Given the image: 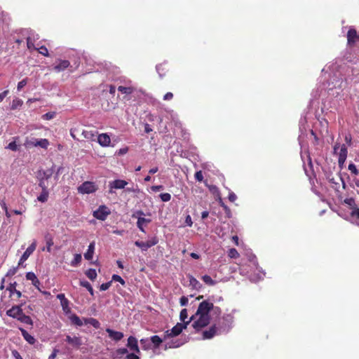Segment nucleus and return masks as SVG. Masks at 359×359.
Here are the masks:
<instances>
[{
  "label": "nucleus",
  "instance_id": "obj_9",
  "mask_svg": "<svg viewBox=\"0 0 359 359\" xmlns=\"http://www.w3.org/2000/svg\"><path fill=\"white\" fill-rule=\"evenodd\" d=\"M23 313L20 306H13L6 311V315L13 318L18 319Z\"/></svg>",
  "mask_w": 359,
  "mask_h": 359
},
{
  "label": "nucleus",
  "instance_id": "obj_51",
  "mask_svg": "<svg viewBox=\"0 0 359 359\" xmlns=\"http://www.w3.org/2000/svg\"><path fill=\"white\" fill-rule=\"evenodd\" d=\"M351 216L359 219V208L353 207L352 208V211L351 212Z\"/></svg>",
  "mask_w": 359,
  "mask_h": 359
},
{
  "label": "nucleus",
  "instance_id": "obj_8",
  "mask_svg": "<svg viewBox=\"0 0 359 359\" xmlns=\"http://www.w3.org/2000/svg\"><path fill=\"white\" fill-rule=\"evenodd\" d=\"M36 247V241H34L27 248V250L24 252L22 255L21 256L19 262V265L22 262L26 261L28 257L34 252Z\"/></svg>",
  "mask_w": 359,
  "mask_h": 359
},
{
  "label": "nucleus",
  "instance_id": "obj_17",
  "mask_svg": "<svg viewBox=\"0 0 359 359\" xmlns=\"http://www.w3.org/2000/svg\"><path fill=\"white\" fill-rule=\"evenodd\" d=\"M26 278L29 280H31L32 283V285L37 288L39 290H40L39 285H40V281L37 278L36 276L33 272H28L26 273Z\"/></svg>",
  "mask_w": 359,
  "mask_h": 359
},
{
  "label": "nucleus",
  "instance_id": "obj_22",
  "mask_svg": "<svg viewBox=\"0 0 359 359\" xmlns=\"http://www.w3.org/2000/svg\"><path fill=\"white\" fill-rule=\"evenodd\" d=\"M156 70L161 77L164 76L168 71L167 63H161L158 65L156 66Z\"/></svg>",
  "mask_w": 359,
  "mask_h": 359
},
{
  "label": "nucleus",
  "instance_id": "obj_11",
  "mask_svg": "<svg viewBox=\"0 0 359 359\" xmlns=\"http://www.w3.org/2000/svg\"><path fill=\"white\" fill-rule=\"evenodd\" d=\"M127 346L130 348V351H133L137 354L140 353V350L137 344V339L135 337L130 336L128 337Z\"/></svg>",
  "mask_w": 359,
  "mask_h": 359
},
{
  "label": "nucleus",
  "instance_id": "obj_47",
  "mask_svg": "<svg viewBox=\"0 0 359 359\" xmlns=\"http://www.w3.org/2000/svg\"><path fill=\"white\" fill-rule=\"evenodd\" d=\"M27 83V78L22 79L18 83V90H21Z\"/></svg>",
  "mask_w": 359,
  "mask_h": 359
},
{
  "label": "nucleus",
  "instance_id": "obj_18",
  "mask_svg": "<svg viewBox=\"0 0 359 359\" xmlns=\"http://www.w3.org/2000/svg\"><path fill=\"white\" fill-rule=\"evenodd\" d=\"M20 330L21 332V334H22L23 338L25 339V340L27 342H28L29 344H32V345L35 344V342H36L35 338L33 336H32L31 334H29L27 330H25L23 328H20Z\"/></svg>",
  "mask_w": 359,
  "mask_h": 359
},
{
  "label": "nucleus",
  "instance_id": "obj_56",
  "mask_svg": "<svg viewBox=\"0 0 359 359\" xmlns=\"http://www.w3.org/2000/svg\"><path fill=\"white\" fill-rule=\"evenodd\" d=\"M128 147H125L123 148L120 149L118 151H116V154H118L119 156L124 155L126 153H128Z\"/></svg>",
  "mask_w": 359,
  "mask_h": 359
},
{
  "label": "nucleus",
  "instance_id": "obj_61",
  "mask_svg": "<svg viewBox=\"0 0 359 359\" xmlns=\"http://www.w3.org/2000/svg\"><path fill=\"white\" fill-rule=\"evenodd\" d=\"M126 359H140V358L136 353H131L126 355Z\"/></svg>",
  "mask_w": 359,
  "mask_h": 359
},
{
  "label": "nucleus",
  "instance_id": "obj_39",
  "mask_svg": "<svg viewBox=\"0 0 359 359\" xmlns=\"http://www.w3.org/2000/svg\"><path fill=\"white\" fill-rule=\"evenodd\" d=\"M36 50H37L40 54L44 56L48 57L49 55L48 50L45 46H41L39 48H36Z\"/></svg>",
  "mask_w": 359,
  "mask_h": 359
},
{
  "label": "nucleus",
  "instance_id": "obj_52",
  "mask_svg": "<svg viewBox=\"0 0 359 359\" xmlns=\"http://www.w3.org/2000/svg\"><path fill=\"white\" fill-rule=\"evenodd\" d=\"M111 285V281H109L107 283H102L100 286V290L101 291H105V290H108Z\"/></svg>",
  "mask_w": 359,
  "mask_h": 359
},
{
  "label": "nucleus",
  "instance_id": "obj_3",
  "mask_svg": "<svg viewBox=\"0 0 359 359\" xmlns=\"http://www.w3.org/2000/svg\"><path fill=\"white\" fill-rule=\"evenodd\" d=\"M97 187L94 182H85L78 187V191L81 194H92L97 191Z\"/></svg>",
  "mask_w": 359,
  "mask_h": 359
},
{
  "label": "nucleus",
  "instance_id": "obj_27",
  "mask_svg": "<svg viewBox=\"0 0 359 359\" xmlns=\"http://www.w3.org/2000/svg\"><path fill=\"white\" fill-rule=\"evenodd\" d=\"M189 285L194 289H199L202 287L199 281L192 276H189Z\"/></svg>",
  "mask_w": 359,
  "mask_h": 359
},
{
  "label": "nucleus",
  "instance_id": "obj_4",
  "mask_svg": "<svg viewBox=\"0 0 359 359\" xmlns=\"http://www.w3.org/2000/svg\"><path fill=\"white\" fill-rule=\"evenodd\" d=\"M158 243V238L156 236H154L147 242L137 241L135 242V245L141 248L142 251H147L149 248L156 245Z\"/></svg>",
  "mask_w": 359,
  "mask_h": 359
},
{
  "label": "nucleus",
  "instance_id": "obj_21",
  "mask_svg": "<svg viewBox=\"0 0 359 359\" xmlns=\"http://www.w3.org/2000/svg\"><path fill=\"white\" fill-rule=\"evenodd\" d=\"M95 242H92L88 245V248L87 252L84 253V257L87 260H91L93 257L94 251H95Z\"/></svg>",
  "mask_w": 359,
  "mask_h": 359
},
{
  "label": "nucleus",
  "instance_id": "obj_42",
  "mask_svg": "<svg viewBox=\"0 0 359 359\" xmlns=\"http://www.w3.org/2000/svg\"><path fill=\"white\" fill-rule=\"evenodd\" d=\"M161 199L163 202H168L171 199V195L168 193H163L159 195Z\"/></svg>",
  "mask_w": 359,
  "mask_h": 359
},
{
  "label": "nucleus",
  "instance_id": "obj_62",
  "mask_svg": "<svg viewBox=\"0 0 359 359\" xmlns=\"http://www.w3.org/2000/svg\"><path fill=\"white\" fill-rule=\"evenodd\" d=\"M163 189V187L162 185H154V186H152L151 187V189L154 191V192H157V191H159L160 190Z\"/></svg>",
  "mask_w": 359,
  "mask_h": 359
},
{
  "label": "nucleus",
  "instance_id": "obj_2",
  "mask_svg": "<svg viewBox=\"0 0 359 359\" xmlns=\"http://www.w3.org/2000/svg\"><path fill=\"white\" fill-rule=\"evenodd\" d=\"M184 329H186V325L182 323H177L171 330H166L164 332L163 339L166 340L168 338L178 336Z\"/></svg>",
  "mask_w": 359,
  "mask_h": 359
},
{
  "label": "nucleus",
  "instance_id": "obj_58",
  "mask_svg": "<svg viewBox=\"0 0 359 359\" xmlns=\"http://www.w3.org/2000/svg\"><path fill=\"white\" fill-rule=\"evenodd\" d=\"M228 198H229V201L234 202L236 200L237 196L233 192H230L229 194Z\"/></svg>",
  "mask_w": 359,
  "mask_h": 359
},
{
  "label": "nucleus",
  "instance_id": "obj_63",
  "mask_svg": "<svg viewBox=\"0 0 359 359\" xmlns=\"http://www.w3.org/2000/svg\"><path fill=\"white\" fill-rule=\"evenodd\" d=\"M12 355H13V357L15 358V359H23L20 354L19 353V352L16 350H13L12 351Z\"/></svg>",
  "mask_w": 359,
  "mask_h": 359
},
{
  "label": "nucleus",
  "instance_id": "obj_7",
  "mask_svg": "<svg viewBox=\"0 0 359 359\" xmlns=\"http://www.w3.org/2000/svg\"><path fill=\"white\" fill-rule=\"evenodd\" d=\"M128 184V182L123 180H115L109 182V193H113V189H124Z\"/></svg>",
  "mask_w": 359,
  "mask_h": 359
},
{
  "label": "nucleus",
  "instance_id": "obj_64",
  "mask_svg": "<svg viewBox=\"0 0 359 359\" xmlns=\"http://www.w3.org/2000/svg\"><path fill=\"white\" fill-rule=\"evenodd\" d=\"M59 351L57 349H54L52 353L49 355L48 359H55Z\"/></svg>",
  "mask_w": 359,
  "mask_h": 359
},
{
  "label": "nucleus",
  "instance_id": "obj_34",
  "mask_svg": "<svg viewBox=\"0 0 359 359\" xmlns=\"http://www.w3.org/2000/svg\"><path fill=\"white\" fill-rule=\"evenodd\" d=\"M22 104H23V102L22 100H20L19 98L13 99L12 101L11 109L12 110H15L17 108L21 107L22 105Z\"/></svg>",
  "mask_w": 359,
  "mask_h": 359
},
{
  "label": "nucleus",
  "instance_id": "obj_48",
  "mask_svg": "<svg viewBox=\"0 0 359 359\" xmlns=\"http://www.w3.org/2000/svg\"><path fill=\"white\" fill-rule=\"evenodd\" d=\"M6 148H8L13 151H16L18 149V147L15 141L10 142Z\"/></svg>",
  "mask_w": 359,
  "mask_h": 359
},
{
  "label": "nucleus",
  "instance_id": "obj_6",
  "mask_svg": "<svg viewBox=\"0 0 359 359\" xmlns=\"http://www.w3.org/2000/svg\"><path fill=\"white\" fill-rule=\"evenodd\" d=\"M25 145L27 147H40L43 149H47L49 145V141L47 139L27 140Z\"/></svg>",
  "mask_w": 359,
  "mask_h": 359
},
{
  "label": "nucleus",
  "instance_id": "obj_25",
  "mask_svg": "<svg viewBox=\"0 0 359 359\" xmlns=\"http://www.w3.org/2000/svg\"><path fill=\"white\" fill-rule=\"evenodd\" d=\"M18 320L26 325H33V321L32 318L29 316L25 315L24 313L20 316Z\"/></svg>",
  "mask_w": 359,
  "mask_h": 359
},
{
  "label": "nucleus",
  "instance_id": "obj_14",
  "mask_svg": "<svg viewBox=\"0 0 359 359\" xmlns=\"http://www.w3.org/2000/svg\"><path fill=\"white\" fill-rule=\"evenodd\" d=\"M97 142L102 147H108L111 143V139L107 133H102L97 136Z\"/></svg>",
  "mask_w": 359,
  "mask_h": 359
},
{
  "label": "nucleus",
  "instance_id": "obj_5",
  "mask_svg": "<svg viewBox=\"0 0 359 359\" xmlns=\"http://www.w3.org/2000/svg\"><path fill=\"white\" fill-rule=\"evenodd\" d=\"M111 213L109 208L105 205H100L97 210L93 212V217L96 219L104 221L107 219V216Z\"/></svg>",
  "mask_w": 359,
  "mask_h": 359
},
{
  "label": "nucleus",
  "instance_id": "obj_60",
  "mask_svg": "<svg viewBox=\"0 0 359 359\" xmlns=\"http://www.w3.org/2000/svg\"><path fill=\"white\" fill-rule=\"evenodd\" d=\"M185 224L189 226H192L193 222H192L191 217L189 215H188L185 218Z\"/></svg>",
  "mask_w": 359,
  "mask_h": 359
},
{
  "label": "nucleus",
  "instance_id": "obj_23",
  "mask_svg": "<svg viewBox=\"0 0 359 359\" xmlns=\"http://www.w3.org/2000/svg\"><path fill=\"white\" fill-rule=\"evenodd\" d=\"M44 238H45V241H46V250L48 252H51V247L54 244L53 238L52 236L49 233H47L45 234Z\"/></svg>",
  "mask_w": 359,
  "mask_h": 359
},
{
  "label": "nucleus",
  "instance_id": "obj_44",
  "mask_svg": "<svg viewBox=\"0 0 359 359\" xmlns=\"http://www.w3.org/2000/svg\"><path fill=\"white\" fill-rule=\"evenodd\" d=\"M53 175V170H47L43 172V177L41 179H43V180H48Z\"/></svg>",
  "mask_w": 359,
  "mask_h": 359
},
{
  "label": "nucleus",
  "instance_id": "obj_32",
  "mask_svg": "<svg viewBox=\"0 0 359 359\" xmlns=\"http://www.w3.org/2000/svg\"><path fill=\"white\" fill-rule=\"evenodd\" d=\"M49 196V191H41L38 196L37 200L41 203H45L48 201Z\"/></svg>",
  "mask_w": 359,
  "mask_h": 359
},
{
  "label": "nucleus",
  "instance_id": "obj_46",
  "mask_svg": "<svg viewBox=\"0 0 359 359\" xmlns=\"http://www.w3.org/2000/svg\"><path fill=\"white\" fill-rule=\"evenodd\" d=\"M55 116V112H47L42 116V118L44 120H50Z\"/></svg>",
  "mask_w": 359,
  "mask_h": 359
},
{
  "label": "nucleus",
  "instance_id": "obj_28",
  "mask_svg": "<svg viewBox=\"0 0 359 359\" xmlns=\"http://www.w3.org/2000/svg\"><path fill=\"white\" fill-rule=\"evenodd\" d=\"M118 90L120 91L121 93L129 95L134 92L135 88L133 87H125L120 86L118 87Z\"/></svg>",
  "mask_w": 359,
  "mask_h": 359
},
{
  "label": "nucleus",
  "instance_id": "obj_26",
  "mask_svg": "<svg viewBox=\"0 0 359 359\" xmlns=\"http://www.w3.org/2000/svg\"><path fill=\"white\" fill-rule=\"evenodd\" d=\"M151 341L154 344V348H157L160 346L161 344L163 342V339H161L158 335H154L150 338Z\"/></svg>",
  "mask_w": 359,
  "mask_h": 359
},
{
  "label": "nucleus",
  "instance_id": "obj_37",
  "mask_svg": "<svg viewBox=\"0 0 359 359\" xmlns=\"http://www.w3.org/2000/svg\"><path fill=\"white\" fill-rule=\"evenodd\" d=\"M348 169L350 170L353 175L358 176L359 175V171L354 163H351L348 165Z\"/></svg>",
  "mask_w": 359,
  "mask_h": 359
},
{
  "label": "nucleus",
  "instance_id": "obj_45",
  "mask_svg": "<svg viewBox=\"0 0 359 359\" xmlns=\"http://www.w3.org/2000/svg\"><path fill=\"white\" fill-rule=\"evenodd\" d=\"M112 280L119 282L122 285H125V280L118 275L114 274L112 276Z\"/></svg>",
  "mask_w": 359,
  "mask_h": 359
},
{
  "label": "nucleus",
  "instance_id": "obj_33",
  "mask_svg": "<svg viewBox=\"0 0 359 359\" xmlns=\"http://www.w3.org/2000/svg\"><path fill=\"white\" fill-rule=\"evenodd\" d=\"M86 276L91 280H94L97 278V273L95 269H89L86 271Z\"/></svg>",
  "mask_w": 359,
  "mask_h": 359
},
{
  "label": "nucleus",
  "instance_id": "obj_41",
  "mask_svg": "<svg viewBox=\"0 0 359 359\" xmlns=\"http://www.w3.org/2000/svg\"><path fill=\"white\" fill-rule=\"evenodd\" d=\"M83 135L84 137L86 139H89L91 140H95V135L92 131H83Z\"/></svg>",
  "mask_w": 359,
  "mask_h": 359
},
{
  "label": "nucleus",
  "instance_id": "obj_53",
  "mask_svg": "<svg viewBox=\"0 0 359 359\" xmlns=\"http://www.w3.org/2000/svg\"><path fill=\"white\" fill-rule=\"evenodd\" d=\"M116 353H117V355H123L125 354H127V355L129 354L128 349L126 348H121L117 349Z\"/></svg>",
  "mask_w": 359,
  "mask_h": 359
},
{
  "label": "nucleus",
  "instance_id": "obj_20",
  "mask_svg": "<svg viewBox=\"0 0 359 359\" xmlns=\"http://www.w3.org/2000/svg\"><path fill=\"white\" fill-rule=\"evenodd\" d=\"M150 222H151L150 219H146L144 217H140L137 219V226L142 232L145 233L144 226H146L147 224H149Z\"/></svg>",
  "mask_w": 359,
  "mask_h": 359
},
{
  "label": "nucleus",
  "instance_id": "obj_13",
  "mask_svg": "<svg viewBox=\"0 0 359 359\" xmlns=\"http://www.w3.org/2000/svg\"><path fill=\"white\" fill-rule=\"evenodd\" d=\"M357 41H359V36L355 29H350L347 33V41L348 45L354 44Z\"/></svg>",
  "mask_w": 359,
  "mask_h": 359
},
{
  "label": "nucleus",
  "instance_id": "obj_16",
  "mask_svg": "<svg viewBox=\"0 0 359 359\" xmlns=\"http://www.w3.org/2000/svg\"><path fill=\"white\" fill-rule=\"evenodd\" d=\"M70 66V62L67 60H58V64L54 67V69L57 72H62L65 70Z\"/></svg>",
  "mask_w": 359,
  "mask_h": 359
},
{
  "label": "nucleus",
  "instance_id": "obj_1",
  "mask_svg": "<svg viewBox=\"0 0 359 359\" xmlns=\"http://www.w3.org/2000/svg\"><path fill=\"white\" fill-rule=\"evenodd\" d=\"M213 309V304L207 300L203 301L199 304L198 309L194 315L195 316H198V318L192 323V327L196 332L201 330L210 323V316L209 313Z\"/></svg>",
  "mask_w": 359,
  "mask_h": 359
},
{
  "label": "nucleus",
  "instance_id": "obj_54",
  "mask_svg": "<svg viewBox=\"0 0 359 359\" xmlns=\"http://www.w3.org/2000/svg\"><path fill=\"white\" fill-rule=\"evenodd\" d=\"M27 48L29 50L32 48H34V49L36 48L34 47V43L32 42L30 37L27 38Z\"/></svg>",
  "mask_w": 359,
  "mask_h": 359
},
{
  "label": "nucleus",
  "instance_id": "obj_29",
  "mask_svg": "<svg viewBox=\"0 0 359 359\" xmlns=\"http://www.w3.org/2000/svg\"><path fill=\"white\" fill-rule=\"evenodd\" d=\"M70 320L72 323L77 326H82L83 321L76 314H73L70 317Z\"/></svg>",
  "mask_w": 359,
  "mask_h": 359
},
{
  "label": "nucleus",
  "instance_id": "obj_15",
  "mask_svg": "<svg viewBox=\"0 0 359 359\" xmlns=\"http://www.w3.org/2000/svg\"><path fill=\"white\" fill-rule=\"evenodd\" d=\"M65 341L76 348H79L82 344L81 339L76 336L71 337L67 335L66 337Z\"/></svg>",
  "mask_w": 359,
  "mask_h": 359
},
{
  "label": "nucleus",
  "instance_id": "obj_19",
  "mask_svg": "<svg viewBox=\"0 0 359 359\" xmlns=\"http://www.w3.org/2000/svg\"><path fill=\"white\" fill-rule=\"evenodd\" d=\"M184 341L180 339L177 340H171L170 341H168L165 344V348H178L180 346L184 344Z\"/></svg>",
  "mask_w": 359,
  "mask_h": 359
},
{
  "label": "nucleus",
  "instance_id": "obj_10",
  "mask_svg": "<svg viewBox=\"0 0 359 359\" xmlns=\"http://www.w3.org/2000/svg\"><path fill=\"white\" fill-rule=\"evenodd\" d=\"M217 333V327L216 325H213L209 327L208 330H204L202 332L203 339H210L213 338Z\"/></svg>",
  "mask_w": 359,
  "mask_h": 359
},
{
  "label": "nucleus",
  "instance_id": "obj_49",
  "mask_svg": "<svg viewBox=\"0 0 359 359\" xmlns=\"http://www.w3.org/2000/svg\"><path fill=\"white\" fill-rule=\"evenodd\" d=\"M194 177L198 182H202L203 180V175L202 171H197L194 175Z\"/></svg>",
  "mask_w": 359,
  "mask_h": 359
},
{
  "label": "nucleus",
  "instance_id": "obj_12",
  "mask_svg": "<svg viewBox=\"0 0 359 359\" xmlns=\"http://www.w3.org/2000/svg\"><path fill=\"white\" fill-rule=\"evenodd\" d=\"M106 332L108 333L109 338L115 341L121 340L124 336L123 332L110 328H107Z\"/></svg>",
  "mask_w": 359,
  "mask_h": 359
},
{
  "label": "nucleus",
  "instance_id": "obj_30",
  "mask_svg": "<svg viewBox=\"0 0 359 359\" xmlns=\"http://www.w3.org/2000/svg\"><path fill=\"white\" fill-rule=\"evenodd\" d=\"M338 155V157H342V158H347L348 155V149L345 144H342L341 146L340 150L337 154Z\"/></svg>",
  "mask_w": 359,
  "mask_h": 359
},
{
  "label": "nucleus",
  "instance_id": "obj_57",
  "mask_svg": "<svg viewBox=\"0 0 359 359\" xmlns=\"http://www.w3.org/2000/svg\"><path fill=\"white\" fill-rule=\"evenodd\" d=\"M181 306H186L188 304V298L185 296H182L180 299Z\"/></svg>",
  "mask_w": 359,
  "mask_h": 359
},
{
  "label": "nucleus",
  "instance_id": "obj_36",
  "mask_svg": "<svg viewBox=\"0 0 359 359\" xmlns=\"http://www.w3.org/2000/svg\"><path fill=\"white\" fill-rule=\"evenodd\" d=\"M201 278L203 282L208 285H214L215 284V281L213 280L212 278L208 275H204Z\"/></svg>",
  "mask_w": 359,
  "mask_h": 359
},
{
  "label": "nucleus",
  "instance_id": "obj_38",
  "mask_svg": "<svg viewBox=\"0 0 359 359\" xmlns=\"http://www.w3.org/2000/svg\"><path fill=\"white\" fill-rule=\"evenodd\" d=\"M222 320L228 324L229 327L232 324L233 321V316L231 314H225L222 317Z\"/></svg>",
  "mask_w": 359,
  "mask_h": 359
},
{
  "label": "nucleus",
  "instance_id": "obj_40",
  "mask_svg": "<svg viewBox=\"0 0 359 359\" xmlns=\"http://www.w3.org/2000/svg\"><path fill=\"white\" fill-rule=\"evenodd\" d=\"M228 256L231 258H237L239 257V253L235 248H231L228 252Z\"/></svg>",
  "mask_w": 359,
  "mask_h": 359
},
{
  "label": "nucleus",
  "instance_id": "obj_55",
  "mask_svg": "<svg viewBox=\"0 0 359 359\" xmlns=\"http://www.w3.org/2000/svg\"><path fill=\"white\" fill-rule=\"evenodd\" d=\"M69 300L67 299H65L60 302L61 306L63 309V310L65 311L69 307Z\"/></svg>",
  "mask_w": 359,
  "mask_h": 359
},
{
  "label": "nucleus",
  "instance_id": "obj_43",
  "mask_svg": "<svg viewBox=\"0 0 359 359\" xmlns=\"http://www.w3.org/2000/svg\"><path fill=\"white\" fill-rule=\"evenodd\" d=\"M187 317H188L187 310L186 309H183L180 311V320L182 322H184V320L187 318Z\"/></svg>",
  "mask_w": 359,
  "mask_h": 359
},
{
  "label": "nucleus",
  "instance_id": "obj_59",
  "mask_svg": "<svg viewBox=\"0 0 359 359\" xmlns=\"http://www.w3.org/2000/svg\"><path fill=\"white\" fill-rule=\"evenodd\" d=\"M173 98V94L171 92H168L165 94L163 97L164 100H171Z\"/></svg>",
  "mask_w": 359,
  "mask_h": 359
},
{
  "label": "nucleus",
  "instance_id": "obj_31",
  "mask_svg": "<svg viewBox=\"0 0 359 359\" xmlns=\"http://www.w3.org/2000/svg\"><path fill=\"white\" fill-rule=\"evenodd\" d=\"M80 285L86 287L90 292V294L93 296L94 295V290L91 285L86 280H81L80 281Z\"/></svg>",
  "mask_w": 359,
  "mask_h": 359
},
{
  "label": "nucleus",
  "instance_id": "obj_35",
  "mask_svg": "<svg viewBox=\"0 0 359 359\" xmlns=\"http://www.w3.org/2000/svg\"><path fill=\"white\" fill-rule=\"evenodd\" d=\"M81 254H76L74 255V257L73 259V260L71 262V265L72 266H78L80 262H81Z\"/></svg>",
  "mask_w": 359,
  "mask_h": 359
},
{
  "label": "nucleus",
  "instance_id": "obj_24",
  "mask_svg": "<svg viewBox=\"0 0 359 359\" xmlns=\"http://www.w3.org/2000/svg\"><path fill=\"white\" fill-rule=\"evenodd\" d=\"M83 320H84V323L86 325L89 324L96 329L99 328L100 326V322L95 318H84Z\"/></svg>",
  "mask_w": 359,
  "mask_h": 359
},
{
  "label": "nucleus",
  "instance_id": "obj_50",
  "mask_svg": "<svg viewBox=\"0 0 359 359\" xmlns=\"http://www.w3.org/2000/svg\"><path fill=\"white\" fill-rule=\"evenodd\" d=\"M39 186L41 188V191H48V186L45 184L43 179L39 180Z\"/></svg>",
  "mask_w": 359,
  "mask_h": 359
}]
</instances>
